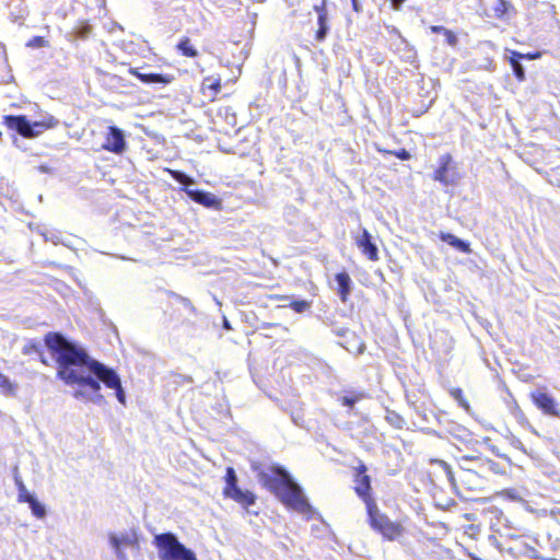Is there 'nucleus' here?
I'll list each match as a JSON object with an SVG mask.
<instances>
[{
	"mask_svg": "<svg viewBox=\"0 0 560 560\" xmlns=\"http://www.w3.org/2000/svg\"><path fill=\"white\" fill-rule=\"evenodd\" d=\"M170 174L176 182L185 186L184 190L191 200L206 207H214L219 203V200L214 195L190 188V186L195 184V180L185 173L180 171H170Z\"/></svg>",
	"mask_w": 560,
	"mask_h": 560,
	"instance_id": "nucleus-5",
	"label": "nucleus"
},
{
	"mask_svg": "<svg viewBox=\"0 0 560 560\" xmlns=\"http://www.w3.org/2000/svg\"><path fill=\"white\" fill-rule=\"evenodd\" d=\"M452 246L463 253L468 254L471 252L469 244L458 237L455 240V242Z\"/></svg>",
	"mask_w": 560,
	"mask_h": 560,
	"instance_id": "nucleus-25",
	"label": "nucleus"
},
{
	"mask_svg": "<svg viewBox=\"0 0 560 560\" xmlns=\"http://www.w3.org/2000/svg\"><path fill=\"white\" fill-rule=\"evenodd\" d=\"M440 238H441L443 242H445V243H447L448 245H451V246H452V245L454 244V242H455V240H456L457 237H456L455 235L451 234V233H444V232H442V233L440 234Z\"/></svg>",
	"mask_w": 560,
	"mask_h": 560,
	"instance_id": "nucleus-29",
	"label": "nucleus"
},
{
	"mask_svg": "<svg viewBox=\"0 0 560 560\" xmlns=\"http://www.w3.org/2000/svg\"><path fill=\"white\" fill-rule=\"evenodd\" d=\"M8 128L15 130L25 138H33L40 135L48 126L45 122H31L25 116H4Z\"/></svg>",
	"mask_w": 560,
	"mask_h": 560,
	"instance_id": "nucleus-7",
	"label": "nucleus"
},
{
	"mask_svg": "<svg viewBox=\"0 0 560 560\" xmlns=\"http://www.w3.org/2000/svg\"><path fill=\"white\" fill-rule=\"evenodd\" d=\"M512 412L513 415L516 417V418H520V417H523V413L520 409V407L514 402L513 407H512Z\"/></svg>",
	"mask_w": 560,
	"mask_h": 560,
	"instance_id": "nucleus-36",
	"label": "nucleus"
},
{
	"mask_svg": "<svg viewBox=\"0 0 560 560\" xmlns=\"http://www.w3.org/2000/svg\"><path fill=\"white\" fill-rule=\"evenodd\" d=\"M202 89L212 91V97L215 96L221 90L220 79H214L212 77L205 78L202 82Z\"/></svg>",
	"mask_w": 560,
	"mask_h": 560,
	"instance_id": "nucleus-20",
	"label": "nucleus"
},
{
	"mask_svg": "<svg viewBox=\"0 0 560 560\" xmlns=\"http://www.w3.org/2000/svg\"><path fill=\"white\" fill-rule=\"evenodd\" d=\"M533 398L537 407L540 408L545 413L559 416L556 409V402L551 396L546 393H537L533 395Z\"/></svg>",
	"mask_w": 560,
	"mask_h": 560,
	"instance_id": "nucleus-14",
	"label": "nucleus"
},
{
	"mask_svg": "<svg viewBox=\"0 0 560 560\" xmlns=\"http://www.w3.org/2000/svg\"><path fill=\"white\" fill-rule=\"evenodd\" d=\"M540 57H541V52L536 51L533 54L532 52L524 54L523 59L535 60V59H539Z\"/></svg>",
	"mask_w": 560,
	"mask_h": 560,
	"instance_id": "nucleus-32",
	"label": "nucleus"
},
{
	"mask_svg": "<svg viewBox=\"0 0 560 560\" xmlns=\"http://www.w3.org/2000/svg\"><path fill=\"white\" fill-rule=\"evenodd\" d=\"M355 244L370 260L378 259L377 247L372 243V236L368 230L363 229L362 234L355 237Z\"/></svg>",
	"mask_w": 560,
	"mask_h": 560,
	"instance_id": "nucleus-12",
	"label": "nucleus"
},
{
	"mask_svg": "<svg viewBox=\"0 0 560 560\" xmlns=\"http://www.w3.org/2000/svg\"><path fill=\"white\" fill-rule=\"evenodd\" d=\"M177 48L183 52L184 56L186 57H197L198 56V51L196 48H194V46L190 44V39L185 37L183 38L178 45H177Z\"/></svg>",
	"mask_w": 560,
	"mask_h": 560,
	"instance_id": "nucleus-19",
	"label": "nucleus"
},
{
	"mask_svg": "<svg viewBox=\"0 0 560 560\" xmlns=\"http://www.w3.org/2000/svg\"><path fill=\"white\" fill-rule=\"evenodd\" d=\"M497 11L504 12V9H503V7H500V8H497Z\"/></svg>",
	"mask_w": 560,
	"mask_h": 560,
	"instance_id": "nucleus-46",
	"label": "nucleus"
},
{
	"mask_svg": "<svg viewBox=\"0 0 560 560\" xmlns=\"http://www.w3.org/2000/svg\"><path fill=\"white\" fill-rule=\"evenodd\" d=\"M451 395L452 397L458 401V404L465 408L466 410L469 409V405L467 402V400L464 398V394H463V390L460 388H454L451 390Z\"/></svg>",
	"mask_w": 560,
	"mask_h": 560,
	"instance_id": "nucleus-22",
	"label": "nucleus"
},
{
	"mask_svg": "<svg viewBox=\"0 0 560 560\" xmlns=\"http://www.w3.org/2000/svg\"><path fill=\"white\" fill-rule=\"evenodd\" d=\"M129 72L137 77L139 80H141L145 84H168L172 82L173 77L167 74H160V73H142L136 68H130Z\"/></svg>",
	"mask_w": 560,
	"mask_h": 560,
	"instance_id": "nucleus-13",
	"label": "nucleus"
},
{
	"mask_svg": "<svg viewBox=\"0 0 560 560\" xmlns=\"http://www.w3.org/2000/svg\"><path fill=\"white\" fill-rule=\"evenodd\" d=\"M311 306V303L307 302V301H294L292 304H291V307L298 312V313H302L304 312L305 310H307L308 307Z\"/></svg>",
	"mask_w": 560,
	"mask_h": 560,
	"instance_id": "nucleus-27",
	"label": "nucleus"
},
{
	"mask_svg": "<svg viewBox=\"0 0 560 560\" xmlns=\"http://www.w3.org/2000/svg\"><path fill=\"white\" fill-rule=\"evenodd\" d=\"M443 35L445 36V40L450 46L455 47L458 44L457 36L451 30L446 28Z\"/></svg>",
	"mask_w": 560,
	"mask_h": 560,
	"instance_id": "nucleus-26",
	"label": "nucleus"
},
{
	"mask_svg": "<svg viewBox=\"0 0 560 560\" xmlns=\"http://www.w3.org/2000/svg\"><path fill=\"white\" fill-rule=\"evenodd\" d=\"M434 463L438 464L444 470V472L452 468L445 460L442 459H435Z\"/></svg>",
	"mask_w": 560,
	"mask_h": 560,
	"instance_id": "nucleus-35",
	"label": "nucleus"
},
{
	"mask_svg": "<svg viewBox=\"0 0 560 560\" xmlns=\"http://www.w3.org/2000/svg\"><path fill=\"white\" fill-rule=\"evenodd\" d=\"M223 326L225 329H231L230 323L226 318H224Z\"/></svg>",
	"mask_w": 560,
	"mask_h": 560,
	"instance_id": "nucleus-41",
	"label": "nucleus"
},
{
	"mask_svg": "<svg viewBox=\"0 0 560 560\" xmlns=\"http://www.w3.org/2000/svg\"><path fill=\"white\" fill-rule=\"evenodd\" d=\"M109 542L113 549L115 550L116 557L119 560H128L126 553L122 550V547H131V548H139L138 544V537L136 533H125L121 534V536H117L115 534H112L109 536Z\"/></svg>",
	"mask_w": 560,
	"mask_h": 560,
	"instance_id": "nucleus-10",
	"label": "nucleus"
},
{
	"mask_svg": "<svg viewBox=\"0 0 560 560\" xmlns=\"http://www.w3.org/2000/svg\"><path fill=\"white\" fill-rule=\"evenodd\" d=\"M366 470L368 468L363 464L357 468L354 490L357 494L365 502L366 508H369V503L375 502V500L371 495V478L366 474Z\"/></svg>",
	"mask_w": 560,
	"mask_h": 560,
	"instance_id": "nucleus-9",
	"label": "nucleus"
},
{
	"mask_svg": "<svg viewBox=\"0 0 560 560\" xmlns=\"http://www.w3.org/2000/svg\"><path fill=\"white\" fill-rule=\"evenodd\" d=\"M315 10L318 13V31L316 32V39L322 42L325 39L328 26H327V12L325 9V0H323L322 5H315Z\"/></svg>",
	"mask_w": 560,
	"mask_h": 560,
	"instance_id": "nucleus-15",
	"label": "nucleus"
},
{
	"mask_svg": "<svg viewBox=\"0 0 560 560\" xmlns=\"http://www.w3.org/2000/svg\"><path fill=\"white\" fill-rule=\"evenodd\" d=\"M465 472H466V474H470V472H471V470H470V469H465Z\"/></svg>",
	"mask_w": 560,
	"mask_h": 560,
	"instance_id": "nucleus-47",
	"label": "nucleus"
},
{
	"mask_svg": "<svg viewBox=\"0 0 560 560\" xmlns=\"http://www.w3.org/2000/svg\"><path fill=\"white\" fill-rule=\"evenodd\" d=\"M505 2L504 1H501V5L505 8Z\"/></svg>",
	"mask_w": 560,
	"mask_h": 560,
	"instance_id": "nucleus-48",
	"label": "nucleus"
},
{
	"mask_svg": "<svg viewBox=\"0 0 560 560\" xmlns=\"http://www.w3.org/2000/svg\"><path fill=\"white\" fill-rule=\"evenodd\" d=\"M24 502H27L30 504L32 513L36 517H38V518L45 517V515H46L45 506L40 502H38L32 494H27V498L24 499Z\"/></svg>",
	"mask_w": 560,
	"mask_h": 560,
	"instance_id": "nucleus-18",
	"label": "nucleus"
},
{
	"mask_svg": "<svg viewBox=\"0 0 560 560\" xmlns=\"http://www.w3.org/2000/svg\"><path fill=\"white\" fill-rule=\"evenodd\" d=\"M445 475H446V478L448 480V482L455 487L456 482H455V476H454V472L452 470V468H450L448 470L445 471Z\"/></svg>",
	"mask_w": 560,
	"mask_h": 560,
	"instance_id": "nucleus-33",
	"label": "nucleus"
},
{
	"mask_svg": "<svg viewBox=\"0 0 560 560\" xmlns=\"http://www.w3.org/2000/svg\"><path fill=\"white\" fill-rule=\"evenodd\" d=\"M497 11L504 12V9H503V7H500V8H497Z\"/></svg>",
	"mask_w": 560,
	"mask_h": 560,
	"instance_id": "nucleus-44",
	"label": "nucleus"
},
{
	"mask_svg": "<svg viewBox=\"0 0 560 560\" xmlns=\"http://www.w3.org/2000/svg\"><path fill=\"white\" fill-rule=\"evenodd\" d=\"M92 32V26L86 24V23H83L81 24L78 28H77V36L79 38H82V39H85L86 37H89V35L91 34Z\"/></svg>",
	"mask_w": 560,
	"mask_h": 560,
	"instance_id": "nucleus-24",
	"label": "nucleus"
},
{
	"mask_svg": "<svg viewBox=\"0 0 560 560\" xmlns=\"http://www.w3.org/2000/svg\"><path fill=\"white\" fill-rule=\"evenodd\" d=\"M154 544L161 560H197L195 552L184 546L173 533L155 535Z\"/></svg>",
	"mask_w": 560,
	"mask_h": 560,
	"instance_id": "nucleus-3",
	"label": "nucleus"
},
{
	"mask_svg": "<svg viewBox=\"0 0 560 560\" xmlns=\"http://www.w3.org/2000/svg\"><path fill=\"white\" fill-rule=\"evenodd\" d=\"M259 482L271 491L288 508L310 516L312 506L303 494L302 488L281 467H268L258 472Z\"/></svg>",
	"mask_w": 560,
	"mask_h": 560,
	"instance_id": "nucleus-2",
	"label": "nucleus"
},
{
	"mask_svg": "<svg viewBox=\"0 0 560 560\" xmlns=\"http://www.w3.org/2000/svg\"><path fill=\"white\" fill-rule=\"evenodd\" d=\"M395 10H399L405 0H390Z\"/></svg>",
	"mask_w": 560,
	"mask_h": 560,
	"instance_id": "nucleus-38",
	"label": "nucleus"
},
{
	"mask_svg": "<svg viewBox=\"0 0 560 560\" xmlns=\"http://www.w3.org/2000/svg\"><path fill=\"white\" fill-rule=\"evenodd\" d=\"M497 11L504 12V9H503V7H500V8H497Z\"/></svg>",
	"mask_w": 560,
	"mask_h": 560,
	"instance_id": "nucleus-45",
	"label": "nucleus"
},
{
	"mask_svg": "<svg viewBox=\"0 0 560 560\" xmlns=\"http://www.w3.org/2000/svg\"><path fill=\"white\" fill-rule=\"evenodd\" d=\"M352 1V8L355 12L360 11L359 2L358 0H351Z\"/></svg>",
	"mask_w": 560,
	"mask_h": 560,
	"instance_id": "nucleus-40",
	"label": "nucleus"
},
{
	"mask_svg": "<svg viewBox=\"0 0 560 560\" xmlns=\"http://www.w3.org/2000/svg\"><path fill=\"white\" fill-rule=\"evenodd\" d=\"M19 488H20V500L24 501V499L27 498L28 493L26 492L25 486L22 482H19Z\"/></svg>",
	"mask_w": 560,
	"mask_h": 560,
	"instance_id": "nucleus-34",
	"label": "nucleus"
},
{
	"mask_svg": "<svg viewBox=\"0 0 560 560\" xmlns=\"http://www.w3.org/2000/svg\"><path fill=\"white\" fill-rule=\"evenodd\" d=\"M40 361H42L44 364H48V360H47L43 354H40Z\"/></svg>",
	"mask_w": 560,
	"mask_h": 560,
	"instance_id": "nucleus-42",
	"label": "nucleus"
},
{
	"mask_svg": "<svg viewBox=\"0 0 560 560\" xmlns=\"http://www.w3.org/2000/svg\"><path fill=\"white\" fill-rule=\"evenodd\" d=\"M395 155L397 158H399L400 160H409L410 159V153L405 149H401L400 151L395 152Z\"/></svg>",
	"mask_w": 560,
	"mask_h": 560,
	"instance_id": "nucleus-31",
	"label": "nucleus"
},
{
	"mask_svg": "<svg viewBox=\"0 0 560 560\" xmlns=\"http://www.w3.org/2000/svg\"><path fill=\"white\" fill-rule=\"evenodd\" d=\"M18 388L16 383L0 372V394L13 397L16 395Z\"/></svg>",
	"mask_w": 560,
	"mask_h": 560,
	"instance_id": "nucleus-17",
	"label": "nucleus"
},
{
	"mask_svg": "<svg viewBox=\"0 0 560 560\" xmlns=\"http://www.w3.org/2000/svg\"><path fill=\"white\" fill-rule=\"evenodd\" d=\"M458 178L455 166L452 165V156L450 154L442 155L433 179L440 182L444 186H451L455 185Z\"/></svg>",
	"mask_w": 560,
	"mask_h": 560,
	"instance_id": "nucleus-8",
	"label": "nucleus"
},
{
	"mask_svg": "<svg viewBox=\"0 0 560 560\" xmlns=\"http://www.w3.org/2000/svg\"><path fill=\"white\" fill-rule=\"evenodd\" d=\"M226 487L224 489V494L228 498L233 499L241 505L247 508L255 503L256 497L250 491H244L237 487V477L236 472L232 467L226 469L225 476Z\"/></svg>",
	"mask_w": 560,
	"mask_h": 560,
	"instance_id": "nucleus-6",
	"label": "nucleus"
},
{
	"mask_svg": "<svg viewBox=\"0 0 560 560\" xmlns=\"http://www.w3.org/2000/svg\"><path fill=\"white\" fill-rule=\"evenodd\" d=\"M45 343L58 364V376L68 385L78 386L73 393L75 399L103 405L105 399L101 394L100 383L102 382L106 387L115 390L120 404H126L125 390L115 370L90 358L84 349L59 334L46 335Z\"/></svg>",
	"mask_w": 560,
	"mask_h": 560,
	"instance_id": "nucleus-1",
	"label": "nucleus"
},
{
	"mask_svg": "<svg viewBox=\"0 0 560 560\" xmlns=\"http://www.w3.org/2000/svg\"><path fill=\"white\" fill-rule=\"evenodd\" d=\"M336 282L338 284V294L341 301L346 302L351 292V278L347 272H340L336 275Z\"/></svg>",
	"mask_w": 560,
	"mask_h": 560,
	"instance_id": "nucleus-16",
	"label": "nucleus"
},
{
	"mask_svg": "<svg viewBox=\"0 0 560 560\" xmlns=\"http://www.w3.org/2000/svg\"><path fill=\"white\" fill-rule=\"evenodd\" d=\"M363 396L362 395H358V396H354V397H350V396H345L342 398V404L343 406H347V407H350L352 408L354 406V404L361 399Z\"/></svg>",
	"mask_w": 560,
	"mask_h": 560,
	"instance_id": "nucleus-28",
	"label": "nucleus"
},
{
	"mask_svg": "<svg viewBox=\"0 0 560 560\" xmlns=\"http://www.w3.org/2000/svg\"><path fill=\"white\" fill-rule=\"evenodd\" d=\"M510 65L513 69V72L515 77L518 79V81L525 80V70L522 63L516 58H510Z\"/></svg>",
	"mask_w": 560,
	"mask_h": 560,
	"instance_id": "nucleus-21",
	"label": "nucleus"
},
{
	"mask_svg": "<svg viewBox=\"0 0 560 560\" xmlns=\"http://www.w3.org/2000/svg\"><path fill=\"white\" fill-rule=\"evenodd\" d=\"M470 559H471V560H481L480 558H478V557H476V556H472V555H470Z\"/></svg>",
	"mask_w": 560,
	"mask_h": 560,
	"instance_id": "nucleus-43",
	"label": "nucleus"
},
{
	"mask_svg": "<svg viewBox=\"0 0 560 560\" xmlns=\"http://www.w3.org/2000/svg\"><path fill=\"white\" fill-rule=\"evenodd\" d=\"M371 526L385 538L394 540L401 534V527L393 523L386 515L380 513L376 502H370L366 508Z\"/></svg>",
	"mask_w": 560,
	"mask_h": 560,
	"instance_id": "nucleus-4",
	"label": "nucleus"
},
{
	"mask_svg": "<svg viewBox=\"0 0 560 560\" xmlns=\"http://www.w3.org/2000/svg\"><path fill=\"white\" fill-rule=\"evenodd\" d=\"M505 56H506V58L509 60H510V58H516L520 61L521 59H523L524 54H521V52L515 51V50L506 49L505 50Z\"/></svg>",
	"mask_w": 560,
	"mask_h": 560,
	"instance_id": "nucleus-30",
	"label": "nucleus"
},
{
	"mask_svg": "<svg viewBox=\"0 0 560 560\" xmlns=\"http://www.w3.org/2000/svg\"><path fill=\"white\" fill-rule=\"evenodd\" d=\"M445 30H446L445 27H443V26H438V25H433V26H431V27H430V31H431L432 33H444V32H445Z\"/></svg>",
	"mask_w": 560,
	"mask_h": 560,
	"instance_id": "nucleus-37",
	"label": "nucleus"
},
{
	"mask_svg": "<svg viewBox=\"0 0 560 560\" xmlns=\"http://www.w3.org/2000/svg\"><path fill=\"white\" fill-rule=\"evenodd\" d=\"M104 148L115 153L124 152L126 149V141L122 130L117 127H109Z\"/></svg>",
	"mask_w": 560,
	"mask_h": 560,
	"instance_id": "nucleus-11",
	"label": "nucleus"
},
{
	"mask_svg": "<svg viewBox=\"0 0 560 560\" xmlns=\"http://www.w3.org/2000/svg\"><path fill=\"white\" fill-rule=\"evenodd\" d=\"M460 460L462 462H474V460H479V457L464 455V456H462Z\"/></svg>",
	"mask_w": 560,
	"mask_h": 560,
	"instance_id": "nucleus-39",
	"label": "nucleus"
},
{
	"mask_svg": "<svg viewBox=\"0 0 560 560\" xmlns=\"http://www.w3.org/2000/svg\"><path fill=\"white\" fill-rule=\"evenodd\" d=\"M26 46L30 48H42L47 47L48 42L42 36H35L30 42H27Z\"/></svg>",
	"mask_w": 560,
	"mask_h": 560,
	"instance_id": "nucleus-23",
	"label": "nucleus"
}]
</instances>
